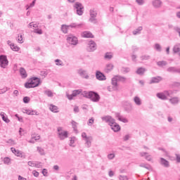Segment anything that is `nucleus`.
<instances>
[{
	"mask_svg": "<svg viewBox=\"0 0 180 180\" xmlns=\"http://www.w3.org/2000/svg\"><path fill=\"white\" fill-rule=\"evenodd\" d=\"M82 95L84 98H87L92 102H99L101 100V96L95 91H84Z\"/></svg>",
	"mask_w": 180,
	"mask_h": 180,
	"instance_id": "f257e3e1",
	"label": "nucleus"
},
{
	"mask_svg": "<svg viewBox=\"0 0 180 180\" xmlns=\"http://www.w3.org/2000/svg\"><path fill=\"white\" fill-rule=\"evenodd\" d=\"M40 82L41 80L39 77H32L29 82L25 84V87L27 88V89H30V88H36L40 85Z\"/></svg>",
	"mask_w": 180,
	"mask_h": 180,
	"instance_id": "f03ea898",
	"label": "nucleus"
},
{
	"mask_svg": "<svg viewBox=\"0 0 180 180\" xmlns=\"http://www.w3.org/2000/svg\"><path fill=\"white\" fill-rule=\"evenodd\" d=\"M82 26V24H77V23H72L69 25H62L61 26V31L63 32V33L67 34L68 33V27H81Z\"/></svg>",
	"mask_w": 180,
	"mask_h": 180,
	"instance_id": "7ed1b4c3",
	"label": "nucleus"
},
{
	"mask_svg": "<svg viewBox=\"0 0 180 180\" xmlns=\"http://www.w3.org/2000/svg\"><path fill=\"white\" fill-rule=\"evenodd\" d=\"M75 9H76V13L79 16H82L84 15V6L79 2H76L74 5Z\"/></svg>",
	"mask_w": 180,
	"mask_h": 180,
	"instance_id": "20e7f679",
	"label": "nucleus"
},
{
	"mask_svg": "<svg viewBox=\"0 0 180 180\" xmlns=\"http://www.w3.org/2000/svg\"><path fill=\"white\" fill-rule=\"evenodd\" d=\"M58 136L60 140H65V139L68 138V131H63V128L58 127Z\"/></svg>",
	"mask_w": 180,
	"mask_h": 180,
	"instance_id": "39448f33",
	"label": "nucleus"
},
{
	"mask_svg": "<svg viewBox=\"0 0 180 180\" xmlns=\"http://www.w3.org/2000/svg\"><path fill=\"white\" fill-rule=\"evenodd\" d=\"M8 64H9V61L8 60V58L5 55L0 56V67L1 68H6L8 67Z\"/></svg>",
	"mask_w": 180,
	"mask_h": 180,
	"instance_id": "423d86ee",
	"label": "nucleus"
},
{
	"mask_svg": "<svg viewBox=\"0 0 180 180\" xmlns=\"http://www.w3.org/2000/svg\"><path fill=\"white\" fill-rule=\"evenodd\" d=\"M122 106L124 112H127V113H130L133 110V105L129 101H123Z\"/></svg>",
	"mask_w": 180,
	"mask_h": 180,
	"instance_id": "0eeeda50",
	"label": "nucleus"
},
{
	"mask_svg": "<svg viewBox=\"0 0 180 180\" xmlns=\"http://www.w3.org/2000/svg\"><path fill=\"white\" fill-rule=\"evenodd\" d=\"M67 40L68 43H69V44H72V46H77V44H78V38L74 37L72 34L68 35Z\"/></svg>",
	"mask_w": 180,
	"mask_h": 180,
	"instance_id": "6e6552de",
	"label": "nucleus"
},
{
	"mask_svg": "<svg viewBox=\"0 0 180 180\" xmlns=\"http://www.w3.org/2000/svg\"><path fill=\"white\" fill-rule=\"evenodd\" d=\"M81 92H82V89H77V90H74L72 91V94H66V96L68 98V99H69V101H72L74 99V98H75V96H78V95H79V94H81Z\"/></svg>",
	"mask_w": 180,
	"mask_h": 180,
	"instance_id": "1a4fd4ad",
	"label": "nucleus"
},
{
	"mask_svg": "<svg viewBox=\"0 0 180 180\" xmlns=\"http://www.w3.org/2000/svg\"><path fill=\"white\" fill-rule=\"evenodd\" d=\"M86 50L89 53L95 51L96 50V43L93 40L89 41Z\"/></svg>",
	"mask_w": 180,
	"mask_h": 180,
	"instance_id": "9d476101",
	"label": "nucleus"
},
{
	"mask_svg": "<svg viewBox=\"0 0 180 180\" xmlns=\"http://www.w3.org/2000/svg\"><path fill=\"white\" fill-rule=\"evenodd\" d=\"M101 120H103V122L108 123L109 126H110L112 123H115V122L116 121L113 117H112V116L110 115L102 117Z\"/></svg>",
	"mask_w": 180,
	"mask_h": 180,
	"instance_id": "9b49d317",
	"label": "nucleus"
},
{
	"mask_svg": "<svg viewBox=\"0 0 180 180\" xmlns=\"http://www.w3.org/2000/svg\"><path fill=\"white\" fill-rule=\"evenodd\" d=\"M96 78L98 81H106V76H105V75L99 70L96 72Z\"/></svg>",
	"mask_w": 180,
	"mask_h": 180,
	"instance_id": "f8f14e48",
	"label": "nucleus"
},
{
	"mask_svg": "<svg viewBox=\"0 0 180 180\" xmlns=\"http://www.w3.org/2000/svg\"><path fill=\"white\" fill-rule=\"evenodd\" d=\"M77 74H79V75L82 77V78H84L85 79H89V75H88V74L86 73V70H84L83 69H79L77 70Z\"/></svg>",
	"mask_w": 180,
	"mask_h": 180,
	"instance_id": "ddd939ff",
	"label": "nucleus"
},
{
	"mask_svg": "<svg viewBox=\"0 0 180 180\" xmlns=\"http://www.w3.org/2000/svg\"><path fill=\"white\" fill-rule=\"evenodd\" d=\"M115 117L120 122H122V123H129V120L127 118L123 117V115H121L120 113L117 112L115 114Z\"/></svg>",
	"mask_w": 180,
	"mask_h": 180,
	"instance_id": "4468645a",
	"label": "nucleus"
},
{
	"mask_svg": "<svg viewBox=\"0 0 180 180\" xmlns=\"http://www.w3.org/2000/svg\"><path fill=\"white\" fill-rule=\"evenodd\" d=\"M111 129L115 131V133H117V131H120V125L115 122H114L111 125H110Z\"/></svg>",
	"mask_w": 180,
	"mask_h": 180,
	"instance_id": "2eb2a0df",
	"label": "nucleus"
},
{
	"mask_svg": "<svg viewBox=\"0 0 180 180\" xmlns=\"http://www.w3.org/2000/svg\"><path fill=\"white\" fill-rule=\"evenodd\" d=\"M152 5L156 9H158L162 6V1H161V0H153L152 1Z\"/></svg>",
	"mask_w": 180,
	"mask_h": 180,
	"instance_id": "dca6fc26",
	"label": "nucleus"
},
{
	"mask_svg": "<svg viewBox=\"0 0 180 180\" xmlns=\"http://www.w3.org/2000/svg\"><path fill=\"white\" fill-rule=\"evenodd\" d=\"M82 37L85 39H94V34L89 31H84L82 33Z\"/></svg>",
	"mask_w": 180,
	"mask_h": 180,
	"instance_id": "f3484780",
	"label": "nucleus"
},
{
	"mask_svg": "<svg viewBox=\"0 0 180 180\" xmlns=\"http://www.w3.org/2000/svg\"><path fill=\"white\" fill-rule=\"evenodd\" d=\"M161 81H162V77L160 76L154 77L151 78L149 84H158V82H161Z\"/></svg>",
	"mask_w": 180,
	"mask_h": 180,
	"instance_id": "a211bd4d",
	"label": "nucleus"
},
{
	"mask_svg": "<svg viewBox=\"0 0 180 180\" xmlns=\"http://www.w3.org/2000/svg\"><path fill=\"white\" fill-rule=\"evenodd\" d=\"M19 72L22 79L27 78V72H26V70L24 68H20Z\"/></svg>",
	"mask_w": 180,
	"mask_h": 180,
	"instance_id": "6ab92c4d",
	"label": "nucleus"
},
{
	"mask_svg": "<svg viewBox=\"0 0 180 180\" xmlns=\"http://www.w3.org/2000/svg\"><path fill=\"white\" fill-rule=\"evenodd\" d=\"M160 164L165 167V168H169V162L163 158H160Z\"/></svg>",
	"mask_w": 180,
	"mask_h": 180,
	"instance_id": "aec40b11",
	"label": "nucleus"
},
{
	"mask_svg": "<svg viewBox=\"0 0 180 180\" xmlns=\"http://www.w3.org/2000/svg\"><path fill=\"white\" fill-rule=\"evenodd\" d=\"M117 81L119 80L116 76L112 79V85L114 91H117Z\"/></svg>",
	"mask_w": 180,
	"mask_h": 180,
	"instance_id": "412c9836",
	"label": "nucleus"
},
{
	"mask_svg": "<svg viewBox=\"0 0 180 180\" xmlns=\"http://www.w3.org/2000/svg\"><path fill=\"white\" fill-rule=\"evenodd\" d=\"M157 96L158 98H159V99H162V101H167V94H165V91H164L163 93H158Z\"/></svg>",
	"mask_w": 180,
	"mask_h": 180,
	"instance_id": "4be33fe9",
	"label": "nucleus"
},
{
	"mask_svg": "<svg viewBox=\"0 0 180 180\" xmlns=\"http://www.w3.org/2000/svg\"><path fill=\"white\" fill-rule=\"evenodd\" d=\"M134 102L135 103V105H136V106H141L142 105V102H141V98H140V97L139 96H135L134 97Z\"/></svg>",
	"mask_w": 180,
	"mask_h": 180,
	"instance_id": "5701e85b",
	"label": "nucleus"
},
{
	"mask_svg": "<svg viewBox=\"0 0 180 180\" xmlns=\"http://www.w3.org/2000/svg\"><path fill=\"white\" fill-rule=\"evenodd\" d=\"M146 71H147V69H146L145 68L141 67L136 70V73L138 75H143L146 72Z\"/></svg>",
	"mask_w": 180,
	"mask_h": 180,
	"instance_id": "b1692460",
	"label": "nucleus"
},
{
	"mask_svg": "<svg viewBox=\"0 0 180 180\" xmlns=\"http://www.w3.org/2000/svg\"><path fill=\"white\" fill-rule=\"evenodd\" d=\"M0 115L1 116L2 120H4V122H5V123H9V122H11V120H9L8 118V115H6V114L5 112H1L0 113Z\"/></svg>",
	"mask_w": 180,
	"mask_h": 180,
	"instance_id": "393cba45",
	"label": "nucleus"
},
{
	"mask_svg": "<svg viewBox=\"0 0 180 180\" xmlns=\"http://www.w3.org/2000/svg\"><path fill=\"white\" fill-rule=\"evenodd\" d=\"M169 101L172 105H178L179 103V98L178 97H173L169 99Z\"/></svg>",
	"mask_w": 180,
	"mask_h": 180,
	"instance_id": "a878e982",
	"label": "nucleus"
},
{
	"mask_svg": "<svg viewBox=\"0 0 180 180\" xmlns=\"http://www.w3.org/2000/svg\"><path fill=\"white\" fill-rule=\"evenodd\" d=\"M49 110H51V112H53V113H58V107L53 104H50Z\"/></svg>",
	"mask_w": 180,
	"mask_h": 180,
	"instance_id": "bb28decb",
	"label": "nucleus"
},
{
	"mask_svg": "<svg viewBox=\"0 0 180 180\" xmlns=\"http://www.w3.org/2000/svg\"><path fill=\"white\" fill-rule=\"evenodd\" d=\"M113 64L112 63H108L106 65L105 68V72L107 73L110 72V71H112V70H113Z\"/></svg>",
	"mask_w": 180,
	"mask_h": 180,
	"instance_id": "cd10ccee",
	"label": "nucleus"
},
{
	"mask_svg": "<svg viewBox=\"0 0 180 180\" xmlns=\"http://www.w3.org/2000/svg\"><path fill=\"white\" fill-rule=\"evenodd\" d=\"M84 141H86V146L88 147V148H89V147H91V143L92 141V136H89L88 138H86Z\"/></svg>",
	"mask_w": 180,
	"mask_h": 180,
	"instance_id": "c85d7f7f",
	"label": "nucleus"
},
{
	"mask_svg": "<svg viewBox=\"0 0 180 180\" xmlns=\"http://www.w3.org/2000/svg\"><path fill=\"white\" fill-rule=\"evenodd\" d=\"M141 30H143V27H139L138 28H136L135 30H134L132 32L134 36H136L137 34H140V33H141Z\"/></svg>",
	"mask_w": 180,
	"mask_h": 180,
	"instance_id": "c756f323",
	"label": "nucleus"
},
{
	"mask_svg": "<svg viewBox=\"0 0 180 180\" xmlns=\"http://www.w3.org/2000/svg\"><path fill=\"white\" fill-rule=\"evenodd\" d=\"M11 151L17 157H22V152H20L19 150H16L15 148H11Z\"/></svg>",
	"mask_w": 180,
	"mask_h": 180,
	"instance_id": "7c9ffc66",
	"label": "nucleus"
},
{
	"mask_svg": "<svg viewBox=\"0 0 180 180\" xmlns=\"http://www.w3.org/2000/svg\"><path fill=\"white\" fill-rule=\"evenodd\" d=\"M89 14H90V17H96L98 16V12H96V11L94 10V8L91 9L89 11Z\"/></svg>",
	"mask_w": 180,
	"mask_h": 180,
	"instance_id": "2f4dec72",
	"label": "nucleus"
},
{
	"mask_svg": "<svg viewBox=\"0 0 180 180\" xmlns=\"http://www.w3.org/2000/svg\"><path fill=\"white\" fill-rule=\"evenodd\" d=\"M150 58H151V56H150V55H143L140 57L141 61H147L148 60H150Z\"/></svg>",
	"mask_w": 180,
	"mask_h": 180,
	"instance_id": "473e14b6",
	"label": "nucleus"
},
{
	"mask_svg": "<svg viewBox=\"0 0 180 180\" xmlns=\"http://www.w3.org/2000/svg\"><path fill=\"white\" fill-rule=\"evenodd\" d=\"M44 94L45 95H47L49 96V98H53L54 96V95L53 94V92L51 91V90H45L44 91Z\"/></svg>",
	"mask_w": 180,
	"mask_h": 180,
	"instance_id": "72a5a7b5",
	"label": "nucleus"
},
{
	"mask_svg": "<svg viewBox=\"0 0 180 180\" xmlns=\"http://www.w3.org/2000/svg\"><path fill=\"white\" fill-rule=\"evenodd\" d=\"M10 47L13 50V51H19V50L20 49V48L18 47V46L15 45V44H11Z\"/></svg>",
	"mask_w": 180,
	"mask_h": 180,
	"instance_id": "f704fd0d",
	"label": "nucleus"
},
{
	"mask_svg": "<svg viewBox=\"0 0 180 180\" xmlns=\"http://www.w3.org/2000/svg\"><path fill=\"white\" fill-rule=\"evenodd\" d=\"M178 68L176 67H169L167 69V72H177Z\"/></svg>",
	"mask_w": 180,
	"mask_h": 180,
	"instance_id": "c9c22d12",
	"label": "nucleus"
},
{
	"mask_svg": "<svg viewBox=\"0 0 180 180\" xmlns=\"http://www.w3.org/2000/svg\"><path fill=\"white\" fill-rule=\"evenodd\" d=\"M71 124H72V127L74 131H77V126H78V124L77 123V122L72 120Z\"/></svg>",
	"mask_w": 180,
	"mask_h": 180,
	"instance_id": "e433bc0d",
	"label": "nucleus"
},
{
	"mask_svg": "<svg viewBox=\"0 0 180 180\" xmlns=\"http://www.w3.org/2000/svg\"><path fill=\"white\" fill-rule=\"evenodd\" d=\"M139 167L141 168H146V169H148V171H151L152 169L150 167L147 166V164L143 162L139 164Z\"/></svg>",
	"mask_w": 180,
	"mask_h": 180,
	"instance_id": "4c0bfd02",
	"label": "nucleus"
},
{
	"mask_svg": "<svg viewBox=\"0 0 180 180\" xmlns=\"http://www.w3.org/2000/svg\"><path fill=\"white\" fill-rule=\"evenodd\" d=\"M157 64L158 67H165V65H167V64L168 63L165 60H162V61H158Z\"/></svg>",
	"mask_w": 180,
	"mask_h": 180,
	"instance_id": "58836bf2",
	"label": "nucleus"
},
{
	"mask_svg": "<svg viewBox=\"0 0 180 180\" xmlns=\"http://www.w3.org/2000/svg\"><path fill=\"white\" fill-rule=\"evenodd\" d=\"M28 27L29 28H32V27H34V29H37V27H39V24L37 23H35L34 22H30L29 25H28Z\"/></svg>",
	"mask_w": 180,
	"mask_h": 180,
	"instance_id": "ea45409f",
	"label": "nucleus"
},
{
	"mask_svg": "<svg viewBox=\"0 0 180 180\" xmlns=\"http://www.w3.org/2000/svg\"><path fill=\"white\" fill-rule=\"evenodd\" d=\"M165 94H166L167 96H171V95H174V94H176V91H165Z\"/></svg>",
	"mask_w": 180,
	"mask_h": 180,
	"instance_id": "a19ab883",
	"label": "nucleus"
},
{
	"mask_svg": "<svg viewBox=\"0 0 180 180\" xmlns=\"http://www.w3.org/2000/svg\"><path fill=\"white\" fill-rule=\"evenodd\" d=\"M155 50L156 51L161 52V51H162V47H161V45H160V44H155Z\"/></svg>",
	"mask_w": 180,
	"mask_h": 180,
	"instance_id": "79ce46f5",
	"label": "nucleus"
},
{
	"mask_svg": "<svg viewBox=\"0 0 180 180\" xmlns=\"http://www.w3.org/2000/svg\"><path fill=\"white\" fill-rule=\"evenodd\" d=\"M121 71L124 74H127L128 72H130V68L122 67Z\"/></svg>",
	"mask_w": 180,
	"mask_h": 180,
	"instance_id": "37998d69",
	"label": "nucleus"
},
{
	"mask_svg": "<svg viewBox=\"0 0 180 180\" xmlns=\"http://www.w3.org/2000/svg\"><path fill=\"white\" fill-rule=\"evenodd\" d=\"M55 63H56V65H58V66H60V67H63V65H64V63H63V60H61L60 59H56Z\"/></svg>",
	"mask_w": 180,
	"mask_h": 180,
	"instance_id": "c03bdc74",
	"label": "nucleus"
},
{
	"mask_svg": "<svg viewBox=\"0 0 180 180\" xmlns=\"http://www.w3.org/2000/svg\"><path fill=\"white\" fill-rule=\"evenodd\" d=\"M104 58H105V60H112V58H113V56L110 53H106Z\"/></svg>",
	"mask_w": 180,
	"mask_h": 180,
	"instance_id": "a18cd8bd",
	"label": "nucleus"
},
{
	"mask_svg": "<svg viewBox=\"0 0 180 180\" xmlns=\"http://www.w3.org/2000/svg\"><path fill=\"white\" fill-rule=\"evenodd\" d=\"M116 77H117V79H118V81H120L121 82H126V77L120 76V75H117Z\"/></svg>",
	"mask_w": 180,
	"mask_h": 180,
	"instance_id": "49530a36",
	"label": "nucleus"
},
{
	"mask_svg": "<svg viewBox=\"0 0 180 180\" xmlns=\"http://www.w3.org/2000/svg\"><path fill=\"white\" fill-rule=\"evenodd\" d=\"M37 151L40 154V155H45L46 153H44V149L37 147Z\"/></svg>",
	"mask_w": 180,
	"mask_h": 180,
	"instance_id": "de8ad7c7",
	"label": "nucleus"
},
{
	"mask_svg": "<svg viewBox=\"0 0 180 180\" xmlns=\"http://www.w3.org/2000/svg\"><path fill=\"white\" fill-rule=\"evenodd\" d=\"M179 51H180L179 46L178 45L174 46L173 48V53H179Z\"/></svg>",
	"mask_w": 180,
	"mask_h": 180,
	"instance_id": "09e8293b",
	"label": "nucleus"
},
{
	"mask_svg": "<svg viewBox=\"0 0 180 180\" xmlns=\"http://www.w3.org/2000/svg\"><path fill=\"white\" fill-rule=\"evenodd\" d=\"M95 122V119L94 117H91L89 120L87 124L89 126H92V124H94V123Z\"/></svg>",
	"mask_w": 180,
	"mask_h": 180,
	"instance_id": "8fccbe9b",
	"label": "nucleus"
},
{
	"mask_svg": "<svg viewBox=\"0 0 180 180\" xmlns=\"http://www.w3.org/2000/svg\"><path fill=\"white\" fill-rule=\"evenodd\" d=\"M33 32L37 34H43V30H41V29H34Z\"/></svg>",
	"mask_w": 180,
	"mask_h": 180,
	"instance_id": "3c124183",
	"label": "nucleus"
},
{
	"mask_svg": "<svg viewBox=\"0 0 180 180\" xmlns=\"http://www.w3.org/2000/svg\"><path fill=\"white\" fill-rule=\"evenodd\" d=\"M75 140H77V138H75V136H72L70 138V143L69 144V146H70V147H72V144H74V143H75Z\"/></svg>",
	"mask_w": 180,
	"mask_h": 180,
	"instance_id": "603ef678",
	"label": "nucleus"
},
{
	"mask_svg": "<svg viewBox=\"0 0 180 180\" xmlns=\"http://www.w3.org/2000/svg\"><path fill=\"white\" fill-rule=\"evenodd\" d=\"M89 20V22H91V23H94V24L97 23L96 17H91L90 16V18Z\"/></svg>",
	"mask_w": 180,
	"mask_h": 180,
	"instance_id": "864d4df0",
	"label": "nucleus"
},
{
	"mask_svg": "<svg viewBox=\"0 0 180 180\" xmlns=\"http://www.w3.org/2000/svg\"><path fill=\"white\" fill-rule=\"evenodd\" d=\"M6 143L11 146H15L16 144V142H15V141H13V139H8V141H6Z\"/></svg>",
	"mask_w": 180,
	"mask_h": 180,
	"instance_id": "5fc2aeb1",
	"label": "nucleus"
},
{
	"mask_svg": "<svg viewBox=\"0 0 180 180\" xmlns=\"http://www.w3.org/2000/svg\"><path fill=\"white\" fill-rule=\"evenodd\" d=\"M49 73L46 70H42L40 72L41 77H44V78H46V75H48Z\"/></svg>",
	"mask_w": 180,
	"mask_h": 180,
	"instance_id": "6e6d98bb",
	"label": "nucleus"
},
{
	"mask_svg": "<svg viewBox=\"0 0 180 180\" xmlns=\"http://www.w3.org/2000/svg\"><path fill=\"white\" fill-rule=\"evenodd\" d=\"M4 164H6L7 165H9V164H11V158H4Z\"/></svg>",
	"mask_w": 180,
	"mask_h": 180,
	"instance_id": "4d7b16f0",
	"label": "nucleus"
},
{
	"mask_svg": "<svg viewBox=\"0 0 180 180\" xmlns=\"http://www.w3.org/2000/svg\"><path fill=\"white\" fill-rule=\"evenodd\" d=\"M145 160L146 161H153V158L151 157V155H148V153L145 156Z\"/></svg>",
	"mask_w": 180,
	"mask_h": 180,
	"instance_id": "13d9d810",
	"label": "nucleus"
},
{
	"mask_svg": "<svg viewBox=\"0 0 180 180\" xmlns=\"http://www.w3.org/2000/svg\"><path fill=\"white\" fill-rule=\"evenodd\" d=\"M22 101H23L24 103H29V102H30V98L25 96L23 98Z\"/></svg>",
	"mask_w": 180,
	"mask_h": 180,
	"instance_id": "bf43d9fd",
	"label": "nucleus"
},
{
	"mask_svg": "<svg viewBox=\"0 0 180 180\" xmlns=\"http://www.w3.org/2000/svg\"><path fill=\"white\" fill-rule=\"evenodd\" d=\"M8 91V87L0 89V95L5 94Z\"/></svg>",
	"mask_w": 180,
	"mask_h": 180,
	"instance_id": "052dcab7",
	"label": "nucleus"
},
{
	"mask_svg": "<svg viewBox=\"0 0 180 180\" xmlns=\"http://www.w3.org/2000/svg\"><path fill=\"white\" fill-rule=\"evenodd\" d=\"M17 40L20 44H22V43H23V38L22 37V35H18Z\"/></svg>",
	"mask_w": 180,
	"mask_h": 180,
	"instance_id": "680f3d73",
	"label": "nucleus"
},
{
	"mask_svg": "<svg viewBox=\"0 0 180 180\" xmlns=\"http://www.w3.org/2000/svg\"><path fill=\"white\" fill-rule=\"evenodd\" d=\"M108 160H113L115 158V153H110L108 155Z\"/></svg>",
	"mask_w": 180,
	"mask_h": 180,
	"instance_id": "e2e57ef3",
	"label": "nucleus"
},
{
	"mask_svg": "<svg viewBox=\"0 0 180 180\" xmlns=\"http://www.w3.org/2000/svg\"><path fill=\"white\" fill-rule=\"evenodd\" d=\"M175 156H176V162L179 163L180 162V155L178 154V153H176Z\"/></svg>",
	"mask_w": 180,
	"mask_h": 180,
	"instance_id": "0e129e2a",
	"label": "nucleus"
},
{
	"mask_svg": "<svg viewBox=\"0 0 180 180\" xmlns=\"http://www.w3.org/2000/svg\"><path fill=\"white\" fill-rule=\"evenodd\" d=\"M148 154V153H147V152H140L139 153L140 157H146Z\"/></svg>",
	"mask_w": 180,
	"mask_h": 180,
	"instance_id": "69168bd1",
	"label": "nucleus"
},
{
	"mask_svg": "<svg viewBox=\"0 0 180 180\" xmlns=\"http://www.w3.org/2000/svg\"><path fill=\"white\" fill-rule=\"evenodd\" d=\"M120 180H129V178H127V176L120 175Z\"/></svg>",
	"mask_w": 180,
	"mask_h": 180,
	"instance_id": "338daca9",
	"label": "nucleus"
},
{
	"mask_svg": "<svg viewBox=\"0 0 180 180\" xmlns=\"http://www.w3.org/2000/svg\"><path fill=\"white\" fill-rule=\"evenodd\" d=\"M138 5H144V0H136Z\"/></svg>",
	"mask_w": 180,
	"mask_h": 180,
	"instance_id": "774afa93",
	"label": "nucleus"
}]
</instances>
